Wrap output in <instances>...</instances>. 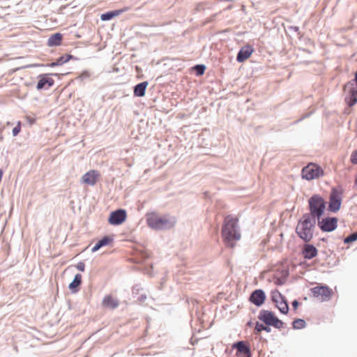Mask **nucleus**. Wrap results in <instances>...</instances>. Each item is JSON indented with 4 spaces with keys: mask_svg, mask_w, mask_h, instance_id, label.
I'll return each instance as SVG.
<instances>
[{
    "mask_svg": "<svg viewBox=\"0 0 357 357\" xmlns=\"http://www.w3.org/2000/svg\"><path fill=\"white\" fill-rule=\"evenodd\" d=\"M324 175L323 168L316 163L310 162L302 169L301 176L302 178L311 181L317 179Z\"/></svg>",
    "mask_w": 357,
    "mask_h": 357,
    "instance_id": "5",
    "label": "nucleus"
},
{
    "mask_svg": "<svg viewBox=\"0 0 357 357\" xmlns=\"http://www.w3.org/2000/svg\"><path fill=\"white\" fill-rule=\"evenodd\" d=\"M357 240V231L348 236L347 238H345L344 239V243H352L354 241H356Z\"/></svg>",
    "mask_w": 357,
    "mask_h": 357,
    "instance_id": "28",
    "label": "nucleus"
},
{
    "mask_svg": "<svg viewBox=\"0 0 357 357\" xmlns=\"http://www.w3.org/2000/svg\"><path fill=\"white\" fill-rule=\"evenodd\" d=\"M316 224L315 218L306 213L300 220L296 231L298 236L305 242H309L313 236V228Z\"/></svg>",
    "mask_w": 357,
    "mask_h": 357,
    "instance_id": "3",
    "label": "nucleus"
},
{
    "mask_svg": "<svg viewBox=\"0 0 357 357\" xmlns=\"http://www.w3.org/2000/svg\"><path fill=\"white\" fill-rule=\"evenodd\" d=\"M59 66L57 60L55 62H52V63L47 65V66H49V67H54V66Z\"/></svg>",
    "mask_w": 357,
    "mask_h": 357,
    "instance_id": "33",
    "label": "nucleus"
},
{
    "mask_svg": "<svg viewBox=\"0 0 357 357\" xmlns=\"http://www.w3.org/2000/svg\"><path fill=\"white\" fill-rule=\"evenodd\" d=\"M82 276L81 274H77L75 276L74 280L71 283L69 284V289L73 292L75 293L77 291V287L81 284L82 283Z\"/></svg>",
    "mask_w": 357,
    "mask_h": 357,
    "instance_id": "24",
    "label": "nucleus"
},
{
    "mask_svg": "<svg viewBox=\"0 0 357 357\" xmlns=\"http://www.w3.org/2000/svg\"><path fill=\"white\" fill-rule=\"evenodd\" d=\"M238 218L228 215L225 218L222 228V237L225 245L233 248L236 243L241 239V235L238 226Z\"/></svg>",
    "mask_w": 357,
    "mask_h": 357,
    "instance_id": "1",
    "label": "nucleus"
},
{
    "mask_svg": "<svg viewBox=\"0 0 357 357\" xmlns=\"http://www.w3.org/2000/svg\"><path fill=\"white\" fill-rule=\"evenodd\" d=\"M346 102L349 107H352L357 102V89H352L349 91L348 97L346 98Z\"/></svg>",
    "mask_w": 357,
    "mask_h": 357,
    "instance_id": "23",
    "label": "nucleus"
},
{
    "mask_svg": "<svg viewBox=\"0 0 357 357\" xmlns=\"http://www.w3.org/2000/svg\"><path fill=\"white\" fill-rule=\"evenodd\" d=\"M195 69L197 70V75H202L204 74L205 70V66L203 65H197L195 67Z\"/></svg>",
    "mask_w": 357,
    "mask_h": 357,
    "instance_id": "29",
    "label": "nucleus"
},
{
    "mask_svg": "<svg viewBox=\"0 0 357 357\" xmlns=\"http://www.w3.org/2000/svg\"><path fill=\"white\" fill-rule=\"evenodd\" d=\"M73 56L71 54H65L60 56L57 60L59 66L63 65V63L68 62L70 59H73Z\"/></svg>",
    "mask_w": 357,
    "mask_h": 357,
    "instance_id": "27",
    "label": "nucleus"
},
{
    "mask_svg": "<svg viewBox=\"0 0 357 357\" xmlns=\"http://www.w3.org/2000/svg\"><path fill=\"white\" fill-rule=\"evenodd\" d=\"M62 40L63 35L61 33H54L47 40V45L49 47L59 46L61 44Z\"/></svg>",
    "mask_w": 357,
    "mask_h": 357,
    "instance_id": "19",
    "label": "nucleus"
},
{
    "mask_svg": "<svg viewBox=\"0 0 357 357\" xmlns=\"http://www.w3.org/2000/svg\"><path fill=\"white\" fill-rule=\"evenodd\" d=\"M76 268L80 271H84L85 264L83 261H79L77 265Z\"/></svg>",
    "mask_w": 357,
    "mask_h": 357,
    "instance_id": "32",
    "label": "nucleus"
},
{
    "mask_svg": "<svg viewBox=\"0 0 357 357\" xmlns=\"http://www.w3.org/2000/svg\"><path fill=\"white\" fill-rule=\"evenodd\" d=\"M2 139H3V137H2V136H1V137H0V141H1V140H2Z\"/></svg>",
    "mask_w": 357,
    "mask_h": 357,
    "instance_id": "37",
    "label": "nucleus"
},
{
    "mask_svg": "<svg viewBox=\"0 0 357 357\" xmlns=\"http://www.w3.org/2000/svg\"><path fill=\"white\" fill-rule=\"evenodd\" d=\"M255 331H256L257 333H260L262 331H265L269 333L271 331V328L268 327V326H264L262 324H259V323L257 322L256 324V326H255Z\"/></svg>",
    "mask_w": 357,
    "mask_h": 357,
    "instance_id": "25",
    "label": "nucleus"
},
{
    "mask_svg": "<svg viewBox=\"0 0 357 357\" xmlns=\"http://www.w3.org/2000/svg\"><path fill=\"white\" fill-rule=\"evenodd\" d=\"M146 220L149 227L157 230L172 228L176 222L175 217H171L168 215H160L155 211L147 213Z\"/></svg>",
    "mask_w": 357,
    "mask_h": 357,
    "instance_id": "2",
    "label": "nucleus"
},
{
    "mask_svg": "<svg viewBox=\"0 0 357 357\" xmlns=\"http://www.w3.org/2000/svg\"><path fill=\"white\" fill-rule=\"evenodd\" d=\"M305 326V321L303 319H298L293 322V327L295 329H301Z\"/></svg>",
    "mask_w": 357,
    "mask_h": 357,
    "instance_id": "26",
    "label": "nucleus"
},
{
    "mask_svg": "<svg viewBox=\"0 0 357 357\" xmlns=\"http://www.w3.org/2000/svg\"><path fill=\"white\" fill-rule=\"evenodd\" d=\"M342 192L333 188L330 195L328 208L331 211L336 212L341 206Z\"/></svg>",
    "mask_w": 357,
    "mask_h": 357,
    "instance_id": "9",
    "label": "nucleus"
},
{
    "mask_svg": "<svg viewBox=\"0 0 357 357\" xmlns=\"http://www.w3.org/2000/svg\"><path fill=\"white\" fill-rule=\"evenodd\" d=\"M127 10H128L127 8H124L122 10H116L103 13L101 15L100 19L102 21L109 20L112 19L113 17L119 15L121 13H122L124 11H126Z\"/></svg>",
    "mask_w": 357,
    "mask_h": 357,
    "instance_id": "22",
    "label": "nucleus"
},
{
    "mask_svg": "<svg viewBox=\"0 0 357 357\" xmlns=\"http://www.w3.org/2000/svg\"><path fill=\"white\" fill-rule=\"evenodd\" d=\"M248 326H252V322H250H250H248Z\"/></svg>",
    "mask_w": 357,
    "mask_h": 357,
    "instance_id": "36",
    "label": "nucleus"
},
{
    "mask_svg": "<svg viewBox=\"0 0 357 357\" xmlns=\"http://www.w3.org/2000/svg\"><path fill=\"white\" fill-rule=\"evenodd\" d=\"M313 297L317 300L324 302L329 301L333 295V291L327 285L318 284L310 289Z\"/></svg>",
    "mask_w": 357,
    "mask_h": 357,
    "instance_id": "6",
    "label": "nucleus"
},
{
    "mask_svg": "<svg viewBox=\"0 0 357 357\" xmlns=\"http://www.w3.org/2000/svg\"><path fill=\"white\" fill-rule=\"evenodd\" d=\"M119 305V301L112 295L105 296L102 301V305L105 308L115 309Z\"/></svg>",
    "mask_w": 357,
    "mask_h": 357,
    "instance_id": "16",
    "label": "nucleus"
},
{
    "mask_svg": "<svg viewBox=\"0 0 357 357\" xmlns=\"http://www.w3.org/2000/svg\"><path fill=\"white\" fill-rule=\"evenodd\" d=\"M254 50L251 46L242 47L237 54L236 59L238 62H243L252 55Z\"/></svg>",
    "mask_w": 357,
    "mask_h": 357,
    "instance_id": "17",
    "label": "nucleus"
},
{
    "mask_svg": "<svg viewBox=\"0 0 357 357\" xmlns=\"http://www.w3.org/2000/svg\"><path fill=\"white\" fill-rule=\"evenodd\" d=\"M232 347L237 349V357H251L250 349L247 342L240 341L234 343L232 345Z\"/></svg>",
    "mask_w": 357,
    "mask_h": 357,
    "instance_id": "12",
    "label": "nucleus"
},
{
    "mask_svg": "<svg viewBox=\"0 0 357 357\" xmlns=\"http://www.w3.org/2000/svg\"><path fill=\"white\" fill-rule=\"evenodd\" d=\"M355 184L357 185V174H356V176Z\"/></svg>",
    "mask_w": 357,
    "mask_h": 357,
    "instance_id": "35",
    "label": "nucleus"
},
{
    "mask_svg": "<svg viewBox=\"0 0 357 357\" xmlns=\"http://www.w3.org/2000/svg\"><path fill=\"white\" fill-rule=\"evenodd\" d=\"M271 300L275 303V307H278L282 314H287L288 312L289 306L287 302L278 290L275 289L271 291Z\"/></svg>",
    "mask_w": 357,
    "mask_h": 357,
    "instance_id": "8",
    "label": "nucleus"
},
{
    "mask_svg": "<svg viewBox=\"0 0 357 357\" xmlns=\"http://www.w3.org/2000/svg\"><path fill=\"white\" fill-rule=\"evenodd\" d=\"M258 318L268 326H273L276 328H283V322L273 312L262 310L259 312Z\"/></svg>",
    "mask_w": 357,
    "mask_h": 357,
    "instance_id": "7",
    "label": "nucleus"
},
{
    "mask_svg": "<svg viewBox=\"0 0 357 357\" xmlns=\"http://www.w3.org/2000/svg\"><path fill=\"white\" fill-rule=\"evenodd\" d=\"M54 83L52 78L50 77L47 74L40 75L39 76V80L37 84V89L40 90L44 88H48L52 86Z\"/></svg>",
    "mask_w": 357,
    "mask_h": 357,
    "instance_id": "15",
    "label": "nucleus"
},
{
    "mask_svg": "<svg viewBox=\"0 0 357 357\" xmlns=\"http://www.w3.org/2000/svg\"><path fill=\"white\" fill-rule=\"evenodd\" d=\"M292 305L294 307V309H296L298 305V302L297 301H294L293 303H292Z\"/></svg>",
    "mask_w": 357,
    "mask_h": 357,
    "instance_id": "34",
    "label": "nucleus"
},
{
    "mask_svg": "<svg viewBox=\"0 0 357 357\" xmlns=\"http://www.w3.org/2000/svg\"><path fill=\"white\" fill-rule=\"evenodd\" d=\"M100 173L98 170L92 169L85 173L81 178V181L89 185H95L100 178Z\"/></svg>",
    "mask_w": 357,
    "mask_h": 357,
    "instance_id": "11",
    "label": "nucleus"
},
{
    "mask_svg": "<svg viewBox=\"0 0 357 357\" xmlns=\"http://www.w3.org/2000/svg\"><path fill=\"white\" fill-rule=\"evenodd\" d=\"M113 241V238L110 236H104L102 239L98 241L97 243L92 248L91 251L95 252L98 251L100 248L106 246Z\"/></svg>",
    "mask_w": 357,
    "mask_h": 357,
    "instance_id": "20",
    "label": "nucleus"
},
{
    "mask_svg": "<svg viewBox=\"0 0 357 357\" xmlns=\"http://www.w3.org/2000/svg\"><path fill=\"white\" fill-rule=\"evenodd\" d=\"M148 86L147 82H143L137 84L134 88V94L137 97H142L145 95L146 89Z\"/></svg>",
    "mask_w": 357,
    "mask_h": 357,
    "instance_id": "21",
    "label": "nucleus"
},
{
    "mask_svg": "<svg viewBox=\"0 0 357 357\" xmlns=\"http://www.w3.org/2000/svg\"><path fill=\"white\" fill-rule=\"evenodd\" d=\"M317 254L318 250L313 245L306 244L304 245L303 255L305 259H311L315 257Z\"/></svg>",
    "mask_w": 357,
    "mask_h": 357,
    "instance_id": "18",
    "label": "nucleus"
},
{
    "mask_svg": "<svg viewBox=\"0 0 357 357\" xmlns=\"http://www.w3.org/2000/svg\"><path fill=\"white\" fill-rule=\"evenodd\" d=\"M309 206L310 213L308 214L314 218L317 217L319 219L324 212L326 202L322 197L319 195H314L309 199Z\"/></svg>",
    "mask_w": 357,
    "mask_h": 357,
    "instance_id": "4",
    "label": "nucleus"
},
{
    "mask_svg": "<svg viewBox=\"0 0 357 357\" xmlns=\"http://www.w3.org/2000/svg\"><path fill=\"white\" fill-rule=\"evenodd\" d=\"M350 160L352 164L357 165V150H355L351 153Z\"/></svg>",
    "mask_w": 357,
    "mask_h": 357,
    "instance_id": "30",
    "label": "nucleus"
},
{
    "mask_svg": "<svg viewBox=\"0 0 357 357\" xmlns=\"http://www.w3.org/2000/svg\"><path fill=\"white\" fill-rule=\"evenodd\" d=\"M337 220L335 218H323L318 225L324 231H332L337 227Z\"/></svg>",
    "mask_w": 357,
    "mask_h": 357,
    "instance_id": "13",
    "label": "nucleus"
},
{
    "mask_svg": "<svg viewBox=\"0 0 357 357\" xmlns=\"http://www.w3.org/2000/svg\"><path fill=\"white\" fill-rule=\"evenodd\" d=\"M127 218V213L124 209H118L110 213L108 222L112 225H119L123 223Z\"/></svg>",
    "mask_w": 357,
    "mask_h": 357,
    "instance_id": "10",
    "label": "nucleus"
},
{
    "mask_svg": "<svg viewBox=\"0 0 357 357\" xmlns=\"http://www.w3.org/2000/svg\"><path fill=\"white\" fill-rule=\"evenodd\" d=\"M266 294L262 289L255 290L250 296V301L256 306L262 305L266 300Z\"/></svg>",
    "mask_w": 357,
    "mask_h": 357,
    "instance_id": "14",
    "label": "nucleus"
},
{
    "mask_svg": "<svg viewBox=\"0 0 357 357\" xmlns=\"http://www.w3.org/2000/svg\"><path fill=\"white\" fill-rule=\"evenodd\" d=\"M21 131V123L19 121L17 126L13 129V136L17 135Z\"/></svg>",
    "mask_w": 357,
    "mask_h": 357,
    "instance_id": "31",
    "label": "nucleus"
}]
</instances>
